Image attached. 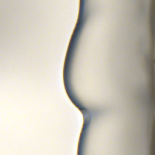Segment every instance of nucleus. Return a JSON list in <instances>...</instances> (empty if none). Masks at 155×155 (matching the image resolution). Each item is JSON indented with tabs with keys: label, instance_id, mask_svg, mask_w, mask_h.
Listing matches in <instances>:
<instances>
[{
	"label": "nucleus",
	"instance_id": "1",
	"mask_svg": "<svg viewBox=\"0 0 155 155\" xmlns=\"http://www.w3.org/2000/svg\"><path fill=\"white\" fill-rule=\"evenodd\" d=\"M150 76V100L153 112L155 111V49L153 48L148 60Z\"/></svg>",
	"mask_w": 155,
	"mask_h": 155
},
{
	"label": "nucleus",
	"instance_id": "2",
	"mask_svg": "<svg viewBox=\"0 0 155 155\" xmlns=\"http://www.w3.org/2000/svg\"><path fill=\"white\" fill-rule=\"evenodd\" d=\"M90 123V121L88 120L87 117L85 116H84V124L80 138V141L79 145L78 155H82L83 145L86 134V130H87L88 128Z\"/></svg>",
	"mask_w": 155,
	"mask_h": 155
},
{
	"label": "nucleus",
	"instance_id": "4",
	"mask_svg": "<svg viewBox=\"0 0 155 155\" xmlns=\"http://www.w3.org/2000/svg\"><path fill=\"white\" fill-rule=\"evenodd\" d=\"M153 130L152 132V139L151 149L152 155H155V116L153 118Z\"/></svg>",
	"mask_w": 155,
	"mask_h": 155
},
{
	"label": "nucleus",
	"instance_id": "3",
	"mask_svg": "<svg viewBox=\"0 0 155 155\" xmlns=\"http://www.w3.org/2000/svg\"><path fill=\"white\" fill-rule=\"evenodd\" d=\"M150 24L152 45H155V0H153L151 7Z\"/></svg>",
	"mask_w": 155,
	"mask_h": 155
}]
</instances>
